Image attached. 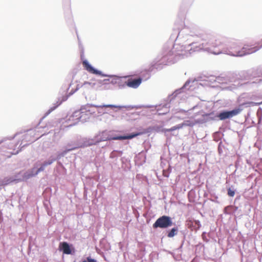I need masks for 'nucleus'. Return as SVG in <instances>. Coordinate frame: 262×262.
<instances>
[{
  "mask_svg": "<svg viewBox=\"0 0 262 262\" xmlns=\"http://www.w3.org/2000/svg\"><path fill=\"white\" fill-rule=\"evenodd\" d=\"M106 107H113L114 106L112 105H107L106 106Z\"/></svg>",
  "mask_w": 262,
  "mask_h": 262,
  "instance_id": "nucleus-18",
  "label": "nucleus"
},
{
  "mask_svg": "<svg viewBox=\"0 0 262 262\" xmlns=\"http://www.w3.org/2000/svg\"><path fill=\"white\" fill-rule=\"evenodd\" d=\"M172 222L170 217L163 215L158 218L153 224L154 228H167L172 226Z\"/></svg>",
  "mask_w": 262,
  "mask_h": 262,
  "instance_id": "nucleus-3",
  "label": "nucleus"
},
{
  "mask_svg": "<svg viewBox=\"0 0 262 262\" xmlns=\"http://www.w3.org/2000/svg\"><path fill=\"white\" fill-rule=\"evenodd\" d=\"M230 206H228L227 207H226V208H225V210L227 209L228 208H230Z\"/></svg>",
  "mask_w": 262,
  "mask_h": 262,
  "instance_id": "nucleus-19",
  "label": "nucleus"
},
{
  "mask_svg": "<svg viewBox=\"0 0 262 262\" xmlns=\"http://www.w3.org/2000/svg\"><path fill=\"white\" fill-rule=\"evenodd\" d=\"M100 83L102 85L109 84L113 83V81H111L109 79H105L103 80L100 81Z\"/></svg>",
  "mask_w": 262,
  "mask_h": 262,
  "instance_id": "nucleus-12",
  "label": "nucleus"
},
{
  "mask_svg": "<svg viewBox=\"0 0 262 262\" xmlns=\"http://www.w3.org/2000/svg\"><path fill=\"white\" fill-rule=\"evenodd\" d=\"M172 54L171 53V52H170L169 53V55H172Z\"/></svg>",
  "mask_w": 262,
  "mask_h": 262,
  "instance_id": "nucleus-20",
  "label": "nucleus"
},
{
  "mask_svg": "<svg viewBox=\"0 0 262 262\" xmlns=\"http://www.w3.org/2000/svg\"><path fill=\"white\" fill-rule=\"evenodd\" d=\"M228 195L230 196L233 197L235 195V191L232 190L230 188L228 189Z\"/></svg>",
  "mask_w": 262,
  "mask_h": 262,
  "instance_id": "nucleus-13",
  "label": "nucleus"
},
{
  "mask_svg": "<svg viewBox=\"0 0 262 262\" xmlns=\"http://www.w3.org/2000/svg\"><path fill=\"white\" fill-rule=\"evenodd\" d=\"M142 81V79L140 78L137 79H129L126 82V85L130 88H137L139 86Z\"/></svg>",
  "mask_w": 262,
  "mask_h": 262,
  "instance_id": "nucleus-7",
  "label": "nucleus"
},
{
  "mask_svg": "<svg viewBox=\"0 0 262 262\" xmlns=\"http://www.w3.org/2000/svg\"><path fill=\"white\" fill-rule=\"evenodd\" d=\"M82 65L84 68L90 73L97 75H100L101 74V72L95 69L86 60L82 61Z\"/></svg>",
  "mask_w": 262,
  "mask_h": 262,
  "instance_id": "nucleus-6",
  "label": "nucleus"
},
{
  "mask_svg": "<svg viewBox=\"0 0 262 262\" xmlns=\"http://www.w3.org/2000/svg\"><path fill=\"white\" fill-rule=\"evenodd\" d=\"M54 161H55V159H53V160H49L48 161H46L42 164V165L44 167L47 166L48 165L51 164Z\"/></svg>",
  "mask_w": 262,
  "mask_h": 262,
  "instance_id": "nucleus-14",
  "label": "nucleus"
},
{
  "mask_svg": "<svg viewBox=\"0 0 262 262\" xmlns=\"http://www.w3.org/2000/svg\"><path fill=\"white\" fill-rule=\"evenodd\" d=\"M199 123H200V121L199 120H195L194 121H191L190 120H186L184 122V124L185 126H193L195 124Z\"/></svg>",
  "mask_w": 262,
  "mask_h": 262,
  "instance_id": "nucleus-9",
  "label": "nucleus"
},
{
  "mask_svg": "<svg viewBox=\"0 0 262 262\" xmlns=\"http://www.w3.org/2000/svg\"><path fill=\"white\" fill-rule=\"evenodd\" d=\"M84 115V112L82 108L75 111L72 115L67 117V126H72L76 124Z\"/></svg>",
  "mask_w": 262,
  "mask_h": 262,
  "instance_id": "nucleus-2",
  "label": "nucleus"
},
{
  "mask_svg": "<svg viewBox=\"0 0 262 262\" xmlns=\"http://www.w3.org/2000/svg\"><path fill=\"white\" fill-rule=\"evenodd\" d=\"M242 109L238 108L234 110H233L231 111H225L220 113L217 117L219 118V119L221 120H225L228 118H231L233 116H235L238 114H239Z\"/></svg>",
  "mask_w": 262,
  "mask_h": 262,
  "instance_id": "nucleus-5",
  "label": "nucleus"
},
{
  "mask_svg": "<svg viewBox=\"0 0 262 262\" xmlns=\"http://www.w3.org/2000/svg\"><path fill=\"white\" fill-rule=\"evenodd\" d=\"M76 147H74V148H71V149H68V150H67V151H65V152L66 153V152H68V151H70V150H74V149H76Z\"/></svg>",
  "mask_w": 262,
  "mask_h": 262,
  "instance_id": "nucleus-17",
  "label": "nucleus"
},
{
  "mask_svg": "<svg viewBox=\"0 0 262 262\" xmlns=\"http://www.w3.org/2000/svg\"><path fill=\"white\" fill-rule=\"evenodd\" d=\"M156 130L157 132L160 130V127L158 126H154L152 127H149L148 128V130L145 131L143 132H139L137 133H134L128 136H117L113 138H100L99 139L97 140L96 141H94L93 140H91L88 141L87 143H85L83 146H91L93 145H95L101 141H106V140H125V139H130L134 137H136L138 136L141 135L143 134L149 132L150 130ZM176 130L174 126L170 128L169 129H165L163 128L161 130L162 132H163L164 133H166L167 132H172Z\"/></svg>",
  "mask_w": 262,
  "mask_h": 262,
  "instance_id": "nucleus-1",
  "label": "nucleus"
},
{
  "mask_svg": "<svg viewBox=\"0 0 262 262\" xmlns=\"http://www.w3.org/2000/svg\"><path fill=\"white\" fill-rule=\"evenodd\" d=\"M245 104L251 105H252V106H253V105H260V104H262V102H257V103H255V102H248L246 103Z\"/></svg>",
  "mask_w": 262,
  "mask_h": 262,
  "instance_id": "nucleus-15",
  "label": "nucleus"
},
{
  "mask_svg": "<svg viewBox=\"0 0 262 262\" xmlns=\"http://www.w3.org/2000/svg\"><path fill=\"white\" fill-rule=\"evenodd\" d=\"M178 231V229L176 228H173L171 229L169 232L168 233L167 236L168 237H172L175 235L177 234Z\"/></svg>",
  "mask_w": 262,
  "mask_h": 262,
  "instance_id": "nucleus-10",
  "label": "nucleus"
},
{
  "mask_svg": "<svg viewBox=\"0 0 262 262\" xmlns=\"http://www.w3.org/2000/svg\"><path fill=\"white\" fill-rule=\"evenodd\" d=\"M59 247L62 249L63 252L66 254H71V250L70 246L67 242H62L60 244Z\"/></svg>",
  "mask_w": 262,
  "mask_h": 262,
  "instance_id": "nucleus-8",
  "label": "nucleus"
},
{
  "mask_svg": "<svg viewBox=\"0 0 262 262\" xmlns=\"http://www.w3.org/2000/svg\"><path fill=\"white\" fill-rule=\"evenodd\" d=\"M44 169H45V167L42 165H41L40 166V167H39L36 171V172L34 173H30L28 175V178H30L31 177H33L34 176H35V175H37L39 172L40 171H43L44 170Z\"/></svg>",
  "mask_w": 262,
  "mask_h": 262,
  "instance_id": "nucleus-11",
  "label": "nucleus"
},
{
  "mask_svg": "<svg viewBox=\"0 0 262 262\" xmlns=\"http://www.w3.org/2000/svg\"><path fill=\"white\" fill-rule=\"evenodd\" d=\"M183 126H184V123L182 124H178V125L174 126L176 129H179L181 128Z\"/></svg>",
  "mask_w": 262,
  "mask_h": 262,
  "instance_id": "nucleus-16",
  "label": "nucleus"
},
{
  "mask_svg": "<svg viewBox=\"0 0 262 262\" xmlns=\"http://www.w3.org/2000/svg\"><path fill=\"white\" fill-rule=\"evenodd\" d=\"M209 51L214 54L221 53L224 49V43L220 39H215L212 41L209 47L207 48Z\"/></svg>",
  "mask_w": 262,
  "mask_h": 262,
  "instance_id": "nucleus-4",
  "label": "nucleus"
}]
</instances>
